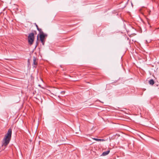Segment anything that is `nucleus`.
I'll list each match as a JSON object with an SVG mask.
<instances>
[{
  "instance_id": "obj_4",
  "label": "nucleus",
  "mask_w": 159,
  "mask_h": 159,
  "mask_svg": "<svg viewBox=\"0 0 159 159\" xmlns=\"http://www.w3.org/2000/svg\"><path fill=\"white\" fill-rule=\"evenodd\" d=\"M33 60V64L32 65V66L33 67L36 68V66L38 65L37 61H38V59H37L35 57H34Z\"/></svg>"
},
{
  "instance_id": "obj_3",
  "label": "nucleus",
  "mask_w": 159,
  "mask_h": 159,
  "mask_svg": "<svg viewBox=\"0 0 159 159\" xmlns=\"http://www.w3.org/2000/svg\"><path fill=\"white\" fill-rule=\"evenodd\" d=\"M48 36V35L46 34H39V36L40 40H45L46 38Z\"/></svg>"
},
{
  "instance_id": "obj_1",
  "label": "nucleus",
  "mask_w": 159,
  "mask_h": 159,
  "mask_svg": "<svg viewBox=\"0 0 159 159\" xmlns=\"http://www.w3.org/2000/svg\"><path fill=\"white\" fill-rule=\"evenodd\" d=\"M11 134L12 129H9L2 140V146L6 147L9 144L11 139Z\"/></svg>"
},
{
  "instance_id": "obj_9",
  "label": "nucleus",
  "mask_w": 159,
  "mask_h": 159,
  "mask_svg": "<svg viewBox=\"0 0 159 159\" xmlns=\"http://www.w3.org/2000/svg\"><path fill=\"white\" fill-rule=\"evenodd\" d=\"M40 41H41L42 44L43 45H44L45 40H40Z\"/></svg>"
},
{
  "instance_id": "obj_6",
  "label": "nucleus",
  "mask_w": 159,
  "mask_h": 159,
  "mask_svg": "<svg viewBox=\"0 0 159 159\" xmlns=\"http://www.w3.org/2000/svg\"><path fill=\"white\" fill-rule=\"evenodd\" d=\"M93 139L94 140H96L97 141H105V140L104 139H96L95 138H93Z\"/></svg>"
},
{
  "instance_id": "obj_10",
  "label": "nucleus",
  "mask_w": 159,
  "mask_h": 159,
  "mask_svg": "<svg viewBox=\"0 0 159 159\" xmlns=\"http://www.w3.org/2000/svg\"><path fill=\"white\" fill-rule=\"evenodd\" d=\"M34 25H35L37 29H38V28H39L38 25L36 24V23H34Z\"/></svg>"
},
{
  "instance_id": "obj_5",
  "label": "nucleus",
  "mask_w": 159,
  "mask_h": 159,
  "mask_svg": "<svg viewBox=\"0 0 159 159\" xmlns=\"http://www.w3.org/2000/svg\"><path fill=\"white\" fill-rule=\"evenodd\" d=\"M110 152V151L108 150L103 152L102 155L103 156H105L108 154Z\"/></svg>"
},
{
  "instance_id": "obj_8",
  "label": "nucleus",
  "mask_w": 159,
  "mask_h": 159,
  "mask_svg": "<svg viewBox=\"0 0 159 159\" xmlns=\"http://www.w3.org/2000/svg\"><path fill=\"white\" fill-rule=\"evenodd\" d=\"M149 83L150 84L153 85L154 84V80L152 79H151L149 81Z\"/></svg>"
},
{
  "instance_id": "obj_13",
  "label": "nucleus",
  "mask_w": 159,
  "mask_h": 159,
  "mask_svg": "<svg viewBox=\"0 0 159 159\" xmlns=\"http://www.w3.org/2000/svg\"><path fill=\"white\" fill-rule=\"evenodd\" d=\"M34 32L36 34V31H34Z\"/></svg>"
},
{
  "instance_id": "obj_14",
  "label": "nucleus",
  "mask_w": 159,
  "mask_h": 159,
  "mask_svg": "<svg viewBox=\"0 0 159 159\" xmlns=\"http://www.w3.org/2000/svg\"><path fill=\"white\" fill-rule=\"evenodd\" d=\"M61 92H62V93H63V92H64L63 91H62Z\"/></svg>"
},
{
  "instance_id": "obj_12",
  "label": "nucleus",
  "mask_w": 159,
  "mask_h": 159,
  "mask_svg": "<svg viewBox=\"0 0 159 159\" xmlns=\"http://www.w3.org/2000/svg\"><path fill=\"white\" fill-rule=\"evenodd\" d=\"M36 43H37V45H36V46H35V48H36V47H37V45L38 44V41H37L36 42Z\"/></svg>"
},
{
  "instance_id": "obj_11",
  "label": "nucleus",
  "mask_w": 159,
  "mask_h": 159,
  "mask_svg": "<svg viewBox=\"0 0 159 159\" xmlns=\"http://www.w3.org/2000/svg\"><path fill=\"white\" fill-rule=\"evenodd\" d=\"M39 39V34L37 36V40H38Z\"/></svg>"
},
{
  "instance_id": "obj_7",
  "label": "nucleus",
  "mask_w": 159,
  "mask_h": 159,
  "mask_svg": "<svg viewBox=\"0 0 159 159\" xmlns=\"http://www.w3.org/2000/svg\"><path fill=\"white\" fill-rule=\"evenodd\" d=\"M37 30L39 32V34H44V33L42 31V30L41 29L39 28H38V29H37Z\"/></svg>"
},
{
  "instance_id": "obj_2",
  "label": "nucleus",
  "mask_w": 159,
  "mask_h": 159,
  "mask_svg": "<svg viewBox=\"0 0 159 159\" xmlns=\"http://www.w3.org/2000/svg\"><path fill=\"white\" fill-rule=\"evenodd\" d=\"M34 39V34L33 33H30L28 37L29 44L31 45L33 44Z\"/></svg>"
}]
</instances>
